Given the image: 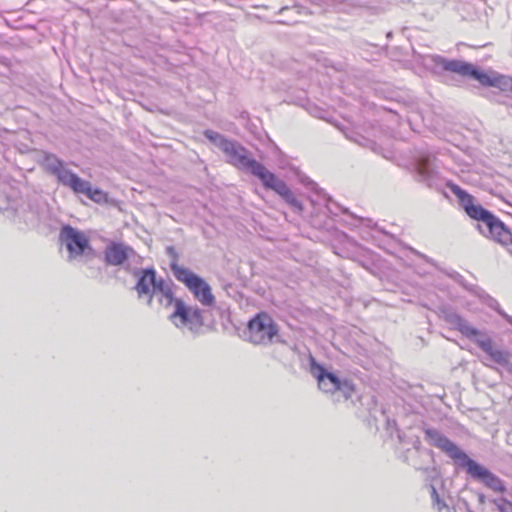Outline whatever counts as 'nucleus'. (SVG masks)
<instances>
[{
    "label": "nucleus",
    "mask_w": 512,
    "mask_h": 512,
    "mask_svg": "<svg viewBox=\"0 0 512 512\" xmlns=\"http://www.w3.org/2000/svg\"><path fill=\"white\" fill-rule=\"evenodd\" d=\"M220 149L228 157V163L241 170H249L257 177L266 189L273 190L289 205L302 208L300 201L294 196L287 184L269 171L263 164L248 157L247 149L235 141L223 139Z\"/></svg>",
    "instance_id": "1"
},
{
    "label": "nucleus",
    "mask_w": 512,
    "mask_h": 512,
    "mask_svg": "<svg viewBox=\"0 0 512 512\" xmlns=\"http://www.w3.org/2000/svg\"><path fill=\"white\" fill-rule=\"evenodd\" d=\"M450 190L458 198L467 215L484 224L485 230L478 226L482 234L501 244L512 254V233L504 223L481 205L475 204L474 197L458 185H451Z\"/></svg>",
    "instance_id": "2"
},
{
    "label": "nucleus",
    "mask_w": 512,
    "mask_h": 512,
    "mask_svg": "<svg viewBox=\"0 0 512 512\" xmlns=\"http://www.w3.org/2000/svg\"><path fill=\"white\" fill-rule=\"evenodd\" d=\"M426 436L433 440V445L446 454L453 460L460 462L461 465L466 467L467 473L473 478L481 480L488 488L495 492L504 493L506 487L504 482L484 466L478 464L476 461L470 459L454 442L446 436L434 430H427Z\"/></svg>",
    "instance_id": "3"
},
{
    "label": "nucleus",
    "mask_w": 512,
    "mask_h": 512,
    "mask_svg": "<svg viewBox=\"0 0 512 512\" xmlns=\"http://www.w3.org/2000/svg\"><path fill=\"white\" fill-rule=\"evenodd\" d=\"M44 169L55 175L58 181L69 187L76 194H84L89 199L99 202L104 194L99 189L92 188L90 182L81 179L77 174L65 168L64 163L53 154H46L43 158Z\"/></svg>",
    "instance_id": "4"
},
{
    "label": "nucleus",
    "mask_w": 512,
    "mask_h": 512,
    "mask_svg": "<svg viewBox=\"0 0 512 512\" xmlns=\"http://www.w3.org/2000/svg\"><path fill=\"white\" fill-rule=\"evenodd\" d=\"M136 276L137 282L134 289L138 298H147L148 305H151L156 296L163 307L171 306L174 292L163 278H157L154 268L142 269L136 273Z\"/></svg>",
    "instance_id": "5"
},
{
    "label": "nucleus",
    "mask_w": 512,
    "mask_h": 512,
    "mask_svg": "<svg viewBox=\"0 0 512 512\" xmlns=\"http://www.w3.org/2000/svg\"><path fill=\"white\" fill-rule=\"evenodd\" d=\"M170 268L174 277L186 286L198 302L208 307L215 304V296L212 289L203 278L176 261L171 263Z\"/></svg>",
    "instance_id": "6"
},
{
    "label": "nucleus",
    "mask_w": 512,
    "mask_h": 512,
    "mask_svg": "<svg viewBox=\"0 0 512 512\" xmlns=\"http://www.w3.org/2000/svg\"><path fill=\"white\" fill-rule=\"evenodd\" d=\"M244 334L251 344L267 346L278 336L279 328L268 312L261 311L248 321Z\"/></svg>",
    "instance_id": "7"
},
{
    "label": "nucleus",
    "mask_w": 512,
    "mask_h": 512,
    "mask_svg": "<svg viewBox=\"0 0 512 512\" xmlns=\"http://www.w3.org/2000/svg\"><path fill=\"white\" fill-rule=\"evenodd\" d=\"M310 365V372L316 378L319 389L324 393L334 394L342 391L345 397L349 398L354 392L355 387L349 380L341 381L335 374L327 372L313 357L310 359Z\"/></svg>",
    "instance_id": "8"
},
{
    "label": "nucleus",
    "mask_w": 512,
    "mask_h": 512,
    "mask_svg": "<svg viewBox=\"0 0 512 512\" xmlns=\"http://www.w3.org/2000/svg\"><path fill=\"white\" fill-rule=\"evenodd\" d=\"M171 306L174 307V311L169 319L175 326L187 327L191 331H197L203 326L204 318L198 307L189 306L182 299L174 296Z\"/></svg>",
    "instance_id": "9"
},
{
    "label": "nucleus",
    "mask_w": 512,
    "mask_h": 512,
    "mask_svg": "<svg viewBox=\"0 0 512 512\" xmlns=\"http://www.w3.org/2000/svg\"><path fill=\"white\" fill-rule=\"evenodd\" d=\"M60 240L65 244L70 258L80 257L92 250L89 238L82 231L66 225L60 231Z\"/></svg>",
    "instance_id": "10"
},
{
    "label": "nucleus",
    "mask_w": 512,
    "mask_h": 512,
    "mask_svg": "<svg viewBox=\"0 0 512 512\" xmlns=\"http://www.w3.org/2000/svg\"><path fill=\"white\" fill-rule=\"evenodd\" d=\"M134 253V249L129 245L120 242H111L105 248L104 259L108 265L120 266L134 255Z\"/></svg>",
    "instance_id": "11"
},
{
    "label": "nucleus",
    "mask_w": 512,
    "mask_h": 512,
    "mask_svg": "<svg viewBox=\"0 0 512 512\" xmlns=\"http://www.w3.org/2000/svg\"><path fill=\"white\" fill-rule=\"evenodd\" d=\"M477 345L497 364L508 366L510 364V353L497 348L490 338L477 340Z\"/></svg>",
    "instance_id": "12"
},
{
    "label": "nucleus",
    "mask_w": 512,
    "mask_h": 512,
    "mask_svg": "<svg viewBox=\"0 0 512 512\" xmlns=\"http://www.w3.org/2000/svg\"><path fill=\"white\" fill-rule=\"evenodd\" d=\"M452 323L455 325L456 329L467 338H475L481 334L477 328L471 326L464 318L459 315L453 316Z\"/></svg>",
    "instance_id": "13"
},
{
    "label": "nucleus",
    "mask_w": 512,
    "mask_h": 512,
    "mask_svg": "<svg viewBox=\"0 0 512 512\" xmlns=\"http://www.w3.org/2000/svg\"><path fill=\"white\" fill-rule=\"evenodd\" d=\"M446 71L457 73L462 76H469L472 72L473 65L460 60L446 61L443 65Z\"/></svg>",
    "instance_id": "14"
},
{
    "label": "nucleus",
    "mask_w": 512,
    "mask_h": 512,
    "mask_svg": "<svg viewBox=\"0 0 512 512\" xmlns=\"http://www.w3.org/2000/svg\"><path fill=\"white\" fill-rule=\"evenodd\" d=\"M470 77L479 81L483 86L492 87L494 73L489 74L483 71H479L473 66Z\"/></svg>",
    "instance_id": "15"
},
{
    "label": "nucleus",
    "mask_w": 512,
    "mask_h": 512,
    "mask_svg": "<svg viewBox=\"0 0 512 512\" xmlns=\"http://www.w3.org/2000/svg\"><path fill=\"white\" fill-rule=\"evenodd\" d=\"M492 87L499 88L501 91L512 90V78L509 76L494 73Z\"/></svg>",
    "instance_id": "16"
},
{
    "label": "nucleus",
    "mask_w": 512,
    "mask_h": 512,
    "mask_svg": "<svg viewBox=\"0 0 512 512\" xmlns=\"http://www.w3.org/2000/svg\"><path fill=\"white\" fill-rule=\"evenodd\" d=\"M499 512H512V501L506 498H498L492 500Z\"/></svg>",
    "instance_id": "17"
},
{
    "label": "nucleus",
    "mask_w": 512,
    "mask_h": 512,
    "mask_svg": "<svg viewBox=\"0 0 512 512\" xmlns=\"http://www.w3.org/2000/svg\"><path fill=\"white\" fill-rule=\"evenodd\" d=\"M204 136L210 141L217 143L218 145L223 139H225L222 135L212 130L204 131Z\"/></svg>",
    "instance_id": "18"
},
{
    "label": "nucleus",
    "mask_w": 512,
    "mask_h": 512,
    "mask_svg": "<svg viewBox=\"0 0 512 512\" xmlns=\"http://www.w3.org/2000/svg\"><path fill=\"white\" fill-rule=\"evenodd\" d=\"M432 493L435 496V498L438 499V493L435 488H432Z\"/></svg>",
    "instance_id": "19"
},
{
    "label": "nucleus",
    "mask_w": 512,
    "mask_h": 512,
    "mask_svg": "<svg viewBox=\"0 0 512 512\" xmlns=\"http://www.w3.org/2000/svg\"><path fill=\"white\" fill-rule=\"evenodd\" d=\"M479 500H480L481 503H483L484 502V496L481 495Z\"/></svg>",
    "instance_id": "20"
}]
</instances>
